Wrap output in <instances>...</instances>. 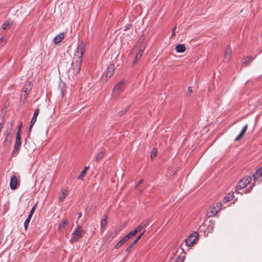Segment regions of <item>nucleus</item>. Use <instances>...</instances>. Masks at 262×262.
<instances>
[{
	"mask_svg": "<svg viewBox=\"0 0 262 262\" xmlns=\"http://www.w3.org/2000/svg\"><path fill=\"white\" fill-rule=\"evenodd\" d=\"M252 189V186H251L249 189H247V190L245 192L246 193L249 192Z\"/></svg>",
	"mask_w": 262,
	"mask_h": 262,
	"instance_id": "obj_47",
	"label": "nucleus"
},
{
	"mask_svg": "<svg viewBox=\"0 0 262 262\" xmlns=\"http://www.w3.org/2000/svg\"><path fill=\"white\" fill-rule=\"evenodd\" d=\"M89 169V166H86L84 168V169L81 172L80 175L78 177V179L82 180L85 174L86 173L88 170Z\"/></svg>",
	"mask_w": 262,
	"mask_h": 262,
	"instance_id": "obj_21",
	"label": "nucleus"
},
{
	"mask_svg": "<svg viewBox=\"0 0 262 262\" xmlns=\"http://www.w3.org/2000/svg\"><path fill=\"white\" fill-rule=\"evenodd\" d=\"M2 127H3V125H2V124L1 123H0V133L2 132Z\"/></svg>",
	"mask_w": 262,
	"mask_h": 262,
	"instance_id": "obj_48",
	"label": "nucleus"
},
{
	"mask_svg": "<svg viewBox=\"0 0 262 262\" xmlns=\"http://www.w3.org/2000/svg\"><path fill=\"white\" fill-rule=\"evenodd\" d=\"M251 181V177L249 176H246L242 179H241L238 183L236 186V189L235 191L236 193H238V190H241L245 187L248 185Z\"/></svg>",
	"mask_w": 262,
	"mask_h": 262,
	"instance_id": "obj_3",
	"label": "nucleus"
},
{
	"mask_svg": "<svg viewBox=\"0 0 262 262\" xmlns=\"http://www.w3.org/2000/svg\"><path fill=\"white\" fill-rule=\"evenodd\" d=\"M115 70V66L113 64H111L108 67L106 73V77L110 78L113 74Z\"/></svg>",
	"mask_w": 262,
	"mask_h": 262,
	"instance_id": "obj_10",
	"label": "nucleus"
},
{
	"mask_svg": "<svg viewBox=\"0 0 262 262\" xmlns=\"http://www.w3.org/2000/svg\"><path fill=\"white\" fill-rule=\"evenodd\" d=\"M9 26H10V23L9 22L7 21H6L3 25V29H4V30H6V29H7L9 28Z\"/></svg>",
	"mask_w": 262,
	"mask_h": 262,
	"instance_id": "obj_31",
	"label": "nucleus"
},
{
	"mask_svg": "<svg viewBox=\"0 0 262 262\" xmlns=\"http://www.w3.org/2000/svg\"><path fill=\"white\" fill-rule=\"evenodd\" d=\"M142 229H143L142 228L141 226H140V225H139V226H138L134 230L135 231V232H136V233H137L138 232H139Z\"/></svg>",
	"mask_w": 262,
	"mask_h": 262,
	"instance_id": "obj_40",
	"label": "nucleus"
},
{
	"mask_svg": "<svg viewBox=\"0 0 262 262\" xmlns=\"http://www.w3.org/2000/svg\"><path fill=\"white\" fill-rule=\"evenodd\" d=\"M68 195V191L66 189H62L59 196V200L63 202Z\"/></svg>",
	"mask_w": 262,
	"mask_h": 262,
	"instance_id": "obj_19",
	"label": "nucleus"
},
{
	"mask_svg": "<svg viewBox=\"0 0 262 262\" xmlns=\"http://www.w3.org/2000/svg\"><path fill=\"white\" fill-rule=\"evenodd\" d=\"M199 238V233L197 232H194L190 234L185 239L186 245L191 246L194 244Z\"/></svg>",
	"mask_w": 262,
	"mask_h": 262,
	"instance_id": "obj_4",
	"label": "nucleus"
},
{
	"mask_svg": "<svg viewBox=\"0 0 262 262\" xmlns=\"http://www.w3.org/2000/svg\"><path fill=\"white\" fill-rule=\"evenodd\" d=\"M150 156H151V159L154 158L156 156V151H152L151 152V153Z\"/></svg>",
	"mask_w": 262,
	"mask_h": 262,
	"instance_id": "obj_44",
	"label": "nucleus"
},
{
	"mask_svg": "<svg viewBox=\"0 0 262 262\" xmlns=\"http://www.w3.org/2000/svg\"><path fill=\"white\" fill-rule=\"evenodd\" d=\"M143 51H144V49L140 48L138 52L136 54L135 59L134 61L135 64L136 63L140 60V58L142 56Z\"/></svg>",
	"mask_w": 262,
	"mask_h": 262,
	"instance_id": "obj_16",
	"label": "nucleus"
},
{
	"mask_svg": "<svg viewBox=\"0 0 262 262\" xmlns=\"http://www.w3.org/2000/svg\"><path fill=\"white\" fill-rule=\"evenodd\" d=\"M243 137H244L243 135H242V134H239L237 136V137L234 139V141L236 142V141H237L241 140Z\"/></svg>",
	"mask_w": 262,
	"mask_h": 262,
	"instance_id": "obj_35",
	"label": "nucleus"
},
{
	"mask_svg": "<svg viewBox=\"0 0 262 262\" xmlns=\"http://www.w3.org/2000/svg\"><path fill=\"white\" fill-rule=\"evenodd\" d=\"M128 240L124 236L119 242H118L115 245V248L116 249H118L120 247H121L123 244H124Z\"/></svg>",
	"mask_w": 262,
	"mask_h": 262,
	"instance_id": "obj_22",
	"label": "nucleus"
},
{
	"mask_svg": "<svg viewBox=\"0 0 262 262\" xmlns=\"http://www.w3.org/2000/svg\"><path fill=\"white\" fill-rule=\"evenodd\" d=\"M148 221H144L142 222V223L140 225V226L142 227V228L146 227L148 225Z\"/></svg>",
	"mask_w": 262,
	"mask_h": 262,
	"instance_id": "obj_34",
	"label": "nucleus"
},
{
	"mask_svg": "<svg viewBox=\"0 0 262 262\" xmlns=\"http://www.w3.org/2000/svg\"><path fill=\"white\" fill-rule=\"evenodd\" d=\"M82 216V213L81 212H80L79 214H78V218L80 219Z\"/></svg>",
	"mask_w": 262,
	"mask_h": 262,
	"instance_id": "obj_49",
	"label": "nucleus"
},
{
	"mask_svg": "<svg viewBox=\"0 0 262 262\" xmlns=\"http://www.w3.org/2000/svg\"><path fill=\"white\" fill-rule=\"evenodd\" d=\"M243 137H244L243 135H242V134H239L237 136V137L234 139V141L236 142V141H237L241 140Z\"/></svg>",
	"mask_w": 262,
	"mask_h": 262,
	"instance_id": "obj_36",
	"label": "nucleus"
},
{
	"mask_svg": "<svg viewBox=\"0 0 262 262\" xmlns=\"http://www.w3.org/2000/svg\"><path fill=\"white\" fill-rule=\"evenodd\" d=\"M232 56V50L229 46H228L226 48L225 54L224 58L227 60V61H229Z\"/></svg>",
	"mask_w": 262,
	"mask_h": 262,
	"instance_id": "obj_9",
	"label": "nucleus"
},
{
	"mask_svg": "<svg viewBox=\"0 0 262 262\" xmlns=\"http://www.w3.org/2000/svg\"><path fill=\"white\" fill-rule=\"evenodd\" d=\"M145 232V231L144 230L137 237V238L133 241V244H136L139 241L142 236L144 234Z\"/></svg>",
	"mask_w": 262,
	"mask_h": 262,
	"instance_id": "obj_29",
	"label": "nucleus"
},
{
	"mask_svg": "<svg viewBox=\"0 0 262 262\" xmlns=\"http://www.w3.org/2000/svg\"><path fill=\"white\" fill-rule=\"evenodd\" d=\"M13 123V122H11V126H12Z\"/></svg>",
	"mask_w": 262,
	"mask_h": 262,
	"instance_id": "obj_52",
	"label": "nucleus"
},
{
	"mask_svg": "<svg viewBox=\"0 0 262 262\" xmlns=\"http://www.w3.org/2000/svg\"><path fill=\"white\" fill-rule=\"evenodd\" d=\"M39 113V109L36 108L34 113L33 116L31 120V124H34L36 121L37 117Z\"/></svg>",
	"mask_w": 262,
	"mask_h": 262,
	"instance_id": "obj_20",
	"label": "nucleus"
},
{
	"mask_svg": "<svg viewBox=\"0 0 262 262\" xmlns=\"http://www.w3.org/2000/svg\"><path fill=\"white\" fill-rule=\"evenodd\" d=\"M25 100H25V99H24L22 101L23 103H25Z\"/></svg>",
	"mask_w": 262,
	"mask_h": 262,
	"instance_id": "obj_51",
	"label": "nucleus"
},
{
	"mask_svg": "<svg viewBox=\"0 0 262 262\" xmlns=\"http://www.w3.org/2000/svg\"><path fill=\"white\" fill-rule=\"evenodd\" d=\"M107 216L106 215H104L103 216V218L101 221V227H105L107 225Z\"/></svg>",
	"mask_w": 262,
	"mask_h": 262,
	"instance_id": "obj_25",
	"label": "nucleus"
},
{
	"mask_svg": "<svg viewBox=\"0 0 262 262\" xmlns=\"http://www.w3.org/2000/svg\"><path fill=\"white\" fill-rule=\"evenodd\" d=\"M64 38V33H60L59 34L57 35L53 39V42L55 44H57L59 43L62 39Z\"/></svg>",
	"mask_w": 262,
	"mask_h": 262,
	"instance_id": "obj_14",
	"label": "nucleus"
},
{
	"mask_svg": "<svg viewBox=\"0 0 262 262\" xmlns=\"http://www.w3.org/2000/svg\"><path fill=\"white\" fill-rule=\"evenodd\" d=\"M125 80H121L115 86L113 90V95L117 97L123 91Z\"/></svg>",
	"mask_w": 262,
	"mask_h": 262,
	"instance_id": "obj_5",
	"label": "nucleus"
},
{
	"mask_svg": "<svg viewBox=\"0 0 262 262\" xmlns=\"http://www.w3.org/2000/svg\"><path fill=\"white\" fill-rule=\"evenodd\" d=\"M247 128H248V125L247 124H246L244 127L243 128H242V131L245 132L246 133L247 130Z\"/></svg>",
	"mask_w": 262,
	"mask_h": 262,
	"instance_id": "obj_43",
	"label": "nucleus"
},
{
	"mask_svg": "<svg viewBox=\"0 0 262 262\" xmlns=\"http://www.w3.org/2000/svg\"><path fill=\"white\" fill-rule=\"evenodd\" d=\"M22 125H23V123L21 122H20V124L18 126V130H17V133H19V135H20V132H21V128L22 127Z\"/></svg>",
	"mask_w": 262,
	"mask_h": 262,
	"instance_id": "obj_39",
	"label": "nucleus"
},
{
	"mask_svg": "<svg viewBox=\"0 0 262 262\" xmlns=\"http://www.w3.org/2000/svg\"><path fill=\"white\" fill-rule=\"evenodd\" d=\"M176 29H177V27L176 26H175L172 29V34H171V37H173L174 36H175L176 34H175V33H174V31L176 30Z\"/></svg>",
	"mask_w": 262,
	"mask_h": 262,
	"instance_id": "obj_41",
	"label": "nucleus"
},
{
	"mask_svg": "<svg viewBox=\"0 0 262 262\" xmlns=\"http://www.w3.org/2000/svg\"><path fill=\"white\" fill-rule=\"evenodd\" d=\"M35 209H36V205L32 207V208L31 209V211H30V213H29V214L28 216H30V217H32V215H33V214H34V211H35Z\"/></svg>",
	"mask_w": 262,
	"mask_h": 262,
	"instance_id": "obj_32",
	"label": "nucleus"
},
{
	"mask_svg": "<svg viewBox=\"0 0 262 262\" xmlns=\"http://www.w3.org/2000/svg\"><path fill=\"white\" fill-rule=\"evenodd\" d=\"M129 108V106H128L127 107L125 108L124 109L123 111H121L119 113V116H122V115H123L127 111V110H128Z\"/></svg>",
	"mask_w": 262,
	"mask_h": 262,
	"instance_id": "obj_33",
	"label": "nucleus"
},
{
	"mask_svg": "<svg viewBox=\"0 0 262 262\" xmlns=\"http://www.w3.org/2000/svg\"><path fill=\"white\" fill-rule=\"evenodd\" d=\"M84 233L85 231L82 229L80 226L78 225L72 233V237L70 240L71 243H74L77 242Z\"/></svg>",
	"mask_w": 262,
	"mask_h": 262,
	"instance_id": "obj_2",
	"label": "nucleus"
},
{
	"mask_svg": "<svg viewBox=\"0 0 262 262\" xmlns=\"http://www.w3.org/2000/svg\"><path fill=\"white\" fill-rule=\"evenodd\" d=\"M184 257L178 256L174 260V262H184Z\"/></svg>",
	"mask_w": 262,
	"mask_h": 262,
	"instance_id": "obj_30",
	"label": "nucleus"
},
{
	"mask_svg": "<svg viewBox=\"0 0 262 262\" xmlns=\"http://www.w3.org/2000/svg\"><path fill=\"white\" fill-rule=\"evenodd\" d=\"M234 192H231L228 193L224 198L223 201L224 203H227L232 200L234 199Z\"/></svg>",
	"mask_w": 262,
	"mask_h": 262,
	"instance_id": "obj_15",
	"label": "nucleus"
},
{
	"mask_svg": "<svg viewBox=\"0 0 262 262\" xmlns=\"http://www.w3.org/2000/svg\"><path fill=\"white\" fill-rule=\"evenodd\" d=\"M21 144L20 135H19V133H17L14 149L12 152L13 156L18 154Z\"/></svg>",
	"mask_w": 262,
	"mask_h": 262,
	"instance_id": "obj_7",
	"label": "nucleus"
},
{
	"mask_svg": "<svg viewBox=\"0 0 262 262\" xmlns=\"http://www.w3.org/2000/svg\"><path fill=\"white\" fill-rule=\"evenodd\" d=\"M143 182V180H141L140 181H139L138 182V183L137 184L136 186V188H137L138 187V186H139L140 184H141Z\"/></svg>",
	"mask_w": 262,
	"mask_h": 262,
	"instance_id": "obj_45",
	"label": "nucleus"
},
{
	"mask_svg": "<svg viewBox=\"0 0 262 262\" xmlns=\"http://www.w3.org/2000/svg\"><path fill=\"white\" fill-rule=\"evenodd\" d=\"M253 58L252 56H247L244 59L243 63L246 66H249L250 62L253 60Z\"/></svg>",
	"mask_w": 262,
	"mask_h": 262,
	"instance_id": "obj_23",
	"label": "nucleus"
},
{
	"mask_svg": "<svg viewBox=\"0 0 262 262\" xmlns=\"http://www.w3.org/2000/svg\"><path fill=\"white\" fill-rule=\"evenodd\" d=\"M18 179L16 176L13 175L10 180V187L12 190H15L17 188Z\"/></svg>",
	"mask_w": 262,
	"mask_h": 262,
	"instance_id": "obj_8",
	"label": "nucleus"
},
{
	"mask_svg": "<svg viewBox=\"0 0 262 262\" xmlns=\"http://www.w3.org/2000/svg\"><path fill=\"white\" fill-rule=\"evenodd\" d=\"M247 128H248V125L247 124H246L244 127L243 128H242V131L245 132L246 133L247 130Z\"/></svg>",
	"mask_w": 262,
	"mask_h": 262,
	"instance_id": "obj_42",
	"label": "nucleus"
},
{
	"mask_svg": "<svg viewBox=\"0 0 262 262\" xmlns=\"http://www.w3.org/2000/svg\"><path fill=\"white\" fill-rule=\"evenodd\" d=\"M11 143V138L9 134H7L6 136L4 141V145L6 147L9 146Z\"/></svg>",
	"mask_w": 262,
	"mask_h": 262,
	"instance_id": "obj_18",
	"label": "nucleus"
},
{
	"mask_svg": "<svg viewBox=\"0 0 262 262\" xmlns=\"http://www.w3.org/2000/svg\"><path fill=\"white\" fill-rule=\"evenodd\" d=\"M262 177V167L258 168L253 174L254 180L256 181L259 178Z\"/></svg>",
	"mask_w": 262,
	"mask_h": 262,
	"instance_id": "obj_12",
	"label": "nucleus"
},
{
	"mask_svg": "<svg viewBox=\"0 0 262 262\" xmlns=\"http://www.w3.org/2000/svg\"><path fill=\"white\" fill-rule=\"evenodd\" d=\"M104 153L102 151L99 152L98 153L97 155L96 156V160L97 161H99L101 160L104 157Z\"/></svg>",
	"mask_w": 262,
	"mask_h": 262,
	"instance_id": "obj_26",
	"label": "nucleus"
},
{
	"mask_svg": "<svg viewBox=\"0 0 262 262\" xmlns=\"http://www.w3.org/2000/svg\"><path fill=\"white\" fill-rule=\"evenodd\" d=\"M31 218L32 217H31L30 216H28L27 219L25 220V221L24 222V227H25V230H27L28 229V225L30 222Z\"/></svg>",
	"mask_w": 262,
	"mask_h": 262,
	"instance_id": "obj_28",
	"label": "nucleus"
},
{
	"mask_svg": "<svg viewBox=\"0 0 262 262\" xmlns=\"http://www.w3.org/2000/svg\"><path fill=\"white\" fill-rule=\"evenodd\" d=\"M136 232L135 230H133L128 233L127 235L125 236L127 240L131 238L133 236H134L136 234Z\"/></svg>",
	"mask_w": 262,
	"mask_h": 262,
	"instance_id": "obj_27",
	"label": "nucleus"
},
{
	"mask_svg": "<svg viewBox=\"0 0 262 262\" xmlns=\"http://www.w3.org/2000/svg\"><path fill=\"white\" fill-rule=\"evenodd\" d=\"M222 206V203L221 202H218L216 204L215 207H214V209L215 210V213H214V216L221 209Z\"/></svg>",
	"mask_w": 262,
	"mask_h": 262,
	"instance_id": "obj_24",
	"label": "nucleus"
},
{
	"mask_svg": "<svg viewBox=\"0 0 262 262\" xmlns=\"http://www.w3.org/2000/svg\"><path fill=\"white\" fill-rule=\"evenodd\" d=\"M69 221L67 219H63L58 226V230L63 232L65 227L68 224Z\"/></svg>",
	"mask_w": 262,
	"mask_h": 262,
	"instance_id": "obj_11",
	"label": "nucleus"
},
{
	"mask_svg": "<svg viewBox=\"0 0 262 262\" xmlns=\"http://www.w3.org/2000/svg\"><path fill=\"white\" fill-rule=\"evenodd\" d=\"M30 84H25L23 89V93H24V96L25 97V100L26 99L28 95L29 94L30 91L31 89L30 88Z\"/></svg>",
	"mask_w": 262,
	"mask_h": 262,
	"instance_id": "obj_13",
	"label": "nucleus"
},
{
	"mask_svg": "<svg viewBox=\"0 0 262 262\" xmlns=\"http://www.w3.org/2000/svg\"><path fill=\"white\" fill-rule=\"evenodd\" d=\"M33 125H34V124H31V122H30V126H29V131H31V129H32V127H33Z\"/></svg>",
	"mask_w": 262,
	"mask_h": 262,
	"instance_id": "obj_46",
	"label": "nucleus"
},
{
	"mask_svg": "<svg viewBox=\"0 0 262 262\" xmlns=\"http://www.w3.org/2000/svg\"><path fill=\"white\" fill-rule=\"evenodd\" d=\"M213 214V211L211 210L210 212H208L207 214V217L206 219L204 224V226L207 227L208 228V231L212 232L213 231V225L211 223L212 218L213 216L212 215Z\"/></svg>",
	"mask_w": 262,
	"mask_h": 262,
	"instance_id": "obj_6",
	"label": "nucleus"
},
{
	"mask_svg": "<svg viewBox=\"0 0 262 262\" xmlns=\"http://www.w3.org/2000/svg\"><path fill=\"white\" fill-rule=\"evenodd\" d=\"M135 244H133V242L132 243V244L126 249V252L129 253L130 251V249L132 248V247Z\"/></svg>",
	"mask_w": 262,
	"mask_h": 262,
	"instance_id": "obj_38",
	"label": "nucleus"
},
{
	"mask_svg": "<svg viewBox=\"0 0 262 262\" xmlns=\"http://www.w3.org/2000/svg\"><path fill=\"white\" fill-rule=\"evenodd\" d=\"M175 50L178 53H183L186 50V47L184 44H179L176 46Z\"/></svg>",
	"mask_w": 262,
	"mask_h": 262,
	"instance_id": "obj_17",
	"label": "nucleus"
},
{
	"mask_svg": "<svg viewBox=\"0 0 262 262\" xmlns=\"http://www.w3.org/2000/svg\"><path fill=\"white\" fill-rule=\"evenodd\" d=\"M85 44L81 41L77 48L76 53L74 57V61L72 64V70L75 75H76L80 71L82 57L85 50Z\"/></svg>",
	"mask_w": 262,
	"mask_h": 262,
	"instance_id": "obj_1",
	"label": "nucleus"
},
{
	"mask_svg": "<svg viewBox=\"0 0 262 262\" xmlns=\"http://www.w3.org/2000/svg\"><path fill=\"white\" fill-rule=\"evenodd\" d=\"M192 92V88L191 86L188 87V91L187 93V96H189Z\"/></svg>",
	"mask_w": 262,
	"mask_h": 262,
	"instance_id": "obj_37",
	"label": "nucleus"
},
{
	"mask_svg": "<svg viewBox=\"0 0 262 262\" xmlns=\"http://www.w3.org/2000/svg\"><path fill=\"white\" fill-rule=\"evenodd\" d=\"M239 134H241L242 135L244 136V135L245 134V133L241 130V133Z\"/></svg>",
	"mask_w": 262,
	"mask_h": 262,
	"instance_id": "obj_50",
	"label": "nucleus"
}]
</instances>
